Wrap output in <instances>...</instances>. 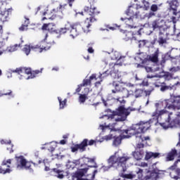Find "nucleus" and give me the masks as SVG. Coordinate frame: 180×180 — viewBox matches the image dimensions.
<instances>
[{
  "mask_svg": "<svg viewBox=\"0 0 180 180\" xmlns=\"http://www.w3.org/2000/svg\"><path fill=\"white\" fill-rule=\"evenodd\" d=\"M101 13V11L95 6L91 5L89 6H84L82 15L86 16V20L83 22H75L70 25V37L75 39L77 36L81 34V32L84 33H89L91 30L89 27L92 26L91 23H94L98 20L96 16Z\"/></svg>",
  "mask_w": 180,
  "mask_h": 180,
  "instance_id": "nucleus-1",
  "label": "nucleus"
},
{
  "mask_svg": "<svg viewBox=\"0 0 180 180\" xmlns=\"http://www.w3.org/2000/svg\"><path fill=\"white\" fill-rule=\"evenodd\" d=\"M165 115V111H156L153 112L152 114V119L149 120L146 122H141L139 124H136L132 127V129H126L125 133H129V134H136V140L139 141H143V140H150V136H144L142 133H146L153 126V123L157 124L160 118L161 119L162 116Z\"/></svg>",
  "mask_w": 180,
  "mask_h": 180,
  "instance_id": "nucleus-2",
  "label": "nucleus"
},
{
  "mask_svg": "<svg viewBox=\"0 0 180 180\" xmlns=\"http://www.w3.org/2000/svg\"><path fill=\"white\" fill-rule=\"evenodd\" d=\"M131 112V109L130 108H125L124 106L121 105L118 107L116 110L117 115L119 116L116 117V115L112 114L110 115H105V117H108V122H112L113 123L108 124V126H113V124H116L115 122H124L126 119H127V116L130 115Z\"/></svg>",
  "mask_w": 180,
  "mask_h": 180,
  "instance_id": "nucleus-3",
  "label": "nucleus"
},
{
  "mask_svg": "<svg viewBox=\"0 0 180 180\" xmlns=\"http://www.w3.org/2000/svg\"><path fill=\"white\" fill-rule=\"evenodd\" d=\"M131 157L130 156H122V157H116V155H111L108 160V164L110 166L111 168L115 167L117 165L116 168H119L121 167L123 168V172H126L127 171V167L126 164H127V161L130 160Z\"/></svg>",
  "mask_w": 180,
  "mask_h": 180,
  "instance_id": "nucleus-4",
  "label": "nucleus"
},
{
  "mask_svg": "<svg viewBox=\"0 0 180 180\" xmlns=\"http://www.w3.org/2000/svg\"><path fill=\"white\" fill-rule=\"evenodd\" d=\"M165 115H162V117H167L165 122H161L160 126L163 129H169V127H176V126H180V112L178 116L172 120V112H168V111L165 110Z\"/></svg>",
  "mask_w": 180,
  "mask_h": 180,
  "instance_id": "nucleus-5",
  "label": "nucleus"
},
{
  "mask_svg": "<svg viewBox=\"0 0 180 180\" xmlns=\"http://www.w3.org/2000/svg\"><path fill=\"white\" fill-rule=\"evenodd\" d=\"M179 0H172L170 1H167V4H169V11H172V15L171 18L172 22L174 23V30L176 29L175 23L178 22L180 19V11H178V7L179 6Z\"/></svg>",
  "mask_w": 180,
  "mask_h": 180,
  "instance_id": "nucleus-6",
  "label": "nucleus"
},
{
  "mask_svg": "<svg viewBox=\"0 0 180 180\" xmlns=\"http://www.w3.org/2000/svg\"><path fill=\"white\" fill-rule=\"evenodd\" d=\"M43 70V68H41L40 70H36L32 71V68H18L11 71L12 72H16L19 75H20V74H23L24 72L25 74H27V75H30L26 78V79H33V78H36L37 77L38 74H41Z\"/></svg>",
  "mask_w": 180,
  "mask_h": 180,
  "instance_id": "nucleus-7",
  "label": "nucleus"
},
{
  "mask_svg": "<svg viewBox=\"0 0 180 180\" xmlns=\"http://www.w3.org/2000/svg\"><path fill=\"white\" fill-rule=\"evenodd\" d=\"M50 49H51V43H44L42 46L36 45L30 46V45H25L22 51H24L26 56H29L30 54V50H34L38 53H43V51H47Z\"/></svg>",
  "mask_w": 180,
  "mask_h": 180,
  "instance_id": "nucleus-8",
  "label": "nucleus"
},
{
  "mask_svg": "<svg viewBox=\"0 0 180 180\" xmlns=\"http://www.w3.org/2000/svg\"><path fill=\"white\" fill-rule=\"evenodd\" d=\"M88 172V168L85 167L80 169L72 175L73 180H94L95 179V175L98 174V170H94L91 174H87L86 176L89 177V179H83L82 176H84L85 174Z\"/></svg>",
  "mask_w": 180,
  "mask_h": 180,
  "instance_id": "nucleus-9",
  "label": "nucleus"
},
{
  "mask_svg": "<svg viewBox=\"0 0 180 180\" xmlns=\"http://www.w3.org/2000/svg\"><path fill=\"white\" fill-rule=\"evenodd\" d=\"M137 9H139V6L134 7L133 6H130L126 12L127 16H129V18H121V20L124 21L126 19H127L129 22H133V19H134V18H136V19H143L144 13H140V11H137Z\"/></svg>",
  "mask_w": 180,
  "mask_h": 180,
  "instance_id": "nucleus-10",
  "label": "nucleus"
},
{
  "mask_svg": "<svg viewBox=\"0 0 180 180\" xmlns=\"http://www.w3.org/2000/svg\"><path fill=\"white\" fill-rule=\"evenodd\" d=\"M94 143H96V141L91 139L88 142V139H84L79 144H76L72 147V153H75L76 151H78V150L83 153V151L86 150V147H88V146H94Z\"/></svg>",
  "mask_w": 180,
  "mask_h": 180,
  "instance_id": "nucleus-11",
  "label": "nucleus"
},
{
  "mask_svg": "<svg viewBox=\"0 0 180 180\" xmlns=\"http://www.w3.org/2000/svg\"><path fill=\"white\" fill-rule=\"evenodd\" d=\"M165 109L169 110H179L178 103L176 101V96H172L169 99L165 100Z\"/></svg>",
  "mask_w": 180,
  "mask_h": 180,
  "instance_id": "nucleus-12",
  "label": "nucleus"
},
{
  "mask_svg": "<svg viewBox=\"0 0 180 180\" xmlns=\"http://www.w3.org/2000/svg\"><path fill=\"white\" fill-rule=\"evenodd\" d=\"M110 75L112 79H120L122 78V73L119 72V65L116 63H110Z\"/></svg>",
  "mask_w": 180,
  "mask_h": 180,
  "instance_id": "nucleus-13",
  "label": "nucleus"
},
{
  "mask_svg": "<svg viewBox=\"0 0 180 180\" xmlns=\"http://www.w3.org/2000/svg\"><path fill=\"white\" fill-rule=\"evenodd\" d=\"M11 164H12V159L4 160L0 167V174H11L12 170L11 169Z\"/></svg>",
  "mask_w": 180,
  "mask_h": 180,
  "instance_id": "nucleus-14",
  "label": "nucleus"
},
{
  "mask_svg": "<svg viewBox=\"0 0 180 180\" xmlns=\"http://www.w3.org/2000/svg\"><path fill=\"white\" fill-rule=\"evenodd\" d=\"M15 160L18 163V168L20 167V168H25V169H30V163L27 162L24 156H15Z\"/></svg>",
  "mask_w": 180,
  "mask_h": 180,
  "instance_id": "nucleus-15",
  "label": "nucleus"
},
{
  "mask_svg": "<svg viewBox=\"0 0 180 180\" xmlns=\"http://www.w3.org/2000/svg\"><path fill=\"white\" fill-rule=\"evenodd\" d=\"M126 129L122 131V133L121 135H120L119 136H115L114 137V141H113V144L114 146H120V144H122V140L124 139H130V137H131V136H133V134H129V133H126Z\"/></svg>",
  "mask_w": 180,
  "mask_h": 180,
  "instance_id": "nucleus-16",
  "label": "nucleus"
},
{
  "mask_svg": "<svg viewBox=\"0 0 180 180\" xmlns=\"http://www.w3.org/2000/svg\"><path fill=\"white\" fill-rule=\"evenodd\" d=\"M169 28H163L162 30H160L159 32V39L158 42L159 44H165L167 43V39H165V36H169Z\"/></svg>",
  "mask_w": 180,
  "mask_h": 180,
  "instance_id": "nucleus-17",
  "label": "nucleus"
},
{
  "mask_svg": "<svg viewBox=\"0 0 180 180\" xmlns=\"http://www.w3.org/2000/svg\"><path fill=\"white\" fill-rule=\"evenodd\" d=\"M12 11H13V9L12 8H10L7 10L5 9V11H1L0 22H2L3 23L5 22H8V20H9V15H12Z\"/></svg>",
  "mask_w": 180,
  "mask_h": 180,
  "instance_id": "nucleus-18",
  "label": "nucleus"
},
{
  "mask_svg": "<svg viewBox=\"0 0 180 180\" xmlns=\"http://www.w3.org/2000/svg\"><path fill=\"white\" fill-rule=\"evenodd\" d=\"M43 16L44 17L41 20H54V19H56V18H57L58 14L54 12L53 10L51 11H49V10H47L46 11H44L43 13Z\"/></svg>",
  "mask_w": 180,
  "mask_h": 180,
  "instance_id": "nucleus-19",
  "label": "nucleus"
},
{
  "mask_svg": "<svg viewBox=\"0 0 180 180\" xmlns=\"http://www.w3.org/2000/svg\"><path fill=\"white\" fill-rule=\"evenodd\" d=\"M164 25H165V20L162 19L155 20L152 22V27L154 30L159 29L160 31L164 29Z\"/></svg>",
  "mask_w": 180,
  "mask_h": 180,
  "instance_id": "nucleus-20",
  "label": "nucleus"
},
{
  "mask_svg": "<svg viewBox=\"0 0 180 180\" xmlns=\"http://www.w3.org/2000/svg\"><path fill=\"white\" fill-rule=\"evenodd\" d=\"M112 86H114L115 89L112 90V94H117V92H127L129 94V91L127 89L123 87L122 84H119V83L116 82L115 81L112 82Z\"/></svg>",
  "mask_w": 180,
  "mask_h": 180,
  "instance_id": "nucleus-21",
  "label": "nucleus"
},
{
  "mask_svg": "<svg viewBox=\"0 0 180 180\" xmlns=\"http://www.w3.org/2000/svg\"><path fill=\"white\" fill-rule=\"evenodd\" d=\"M132 155L134 158L136 160V161H140L141 160H143V157H144V150L136 149L135 151L132 152Z\"/></svg>",
  "mask_w": 180,
  "mask_h": 180,
  "instance_id": "nucleus-22",
  "label": "nucleus"
},
{
  "mask_svg": "<svg viewBox=\"0 0 180 180\" xmlns=\"http://www.w3.org/2000/svg\"><path fill=\"white\" fill-rule=\"evenodd\" d=\"M42 30H48L51 33L56 32V24L54 23H44L41 27Z\"/></svg>",
  "mask_w": 180,
  "mask_h": 180,
  "instance_id": "nucleus-23",
  "label": "nucleus"
},
{
  "mask_svg": "<svg viewBox=\"0 0 180 180\" xmlns=\"http://www.w3.org/2000/svg\"><path fill=\"white\" fill-rule=\"evenodd\" d=\"M176 155H178V150L176 149H172L167 155L166 161H174Z\"/></svg>",
  "mask_w": 180,
  "mask_h": 180,
  "instance_id": "nucleus-24",
  "label": "nucleus"
},
{
  "mask_svg": "<svg viewBox=\"0 0 180 180\" xmlns=\"http://www.w3.org/2000/svg\"><path fill=\"white\" fill-rule=\"evenodd\" d=\"M158 56H160V49H158L154 53L149 56V60L152 63H157L158 61Z\"/></svg>",
  "mask_w": 180,
  "mask_h": 180,
  "instance_id": "nucleus-25",
  "label": "nucleus"
},
{
  "mask_svg": "<svg viewBox=\"0 0 180 180\" xmlns=\"http://www.w3.org/2000/svg\"><path fill=\"white\" fill-rule=\"evenodd\" d=\"M165 100L163 101H159L157 103H155V106L156 108V110L155 112H161L162 110H159V109H165Z\"/></svg>",
  "mask_w": 180,
  "mask_h": 180,
  "instance_id": "nucleus-26",
  "label": "nucleus"
},
{
  "mask_svg": "<svg viewBox=\"0 0 180 180\" xmlns=\"http://www.w3.org/2000/svg\"><path fill=\"white\" fill-rule=\"evenodd\" d=\"M157 178H158V173L153 171L149 174L146 175L142 180H157Z\"/></svg>",
  "mask_w": 180,
  "mask_h": 180,
  "instance_id": "nucleus-27",
  "label": "nucleus"
},
{
  "mask_svg": "<svg viewBox=\"0 0 180 180\" xmlns=\"http://www.w3.org/2000/svg\"><path fill=\"white\" fill-rule=\"evenodd\" d=\"M65 8H67V4H60L58 7L53 8V11L55 12L58 16H60V13H63Z\"/></svg>",
  "mask_w": 180,
  "mask_h": 180,
  "instance_id": "nucleus-28",
  "label": "nucleus"
},
{
  "mask_svg": "<svg viewBox=\"0 0 180 180\" xmlns=\"http://www.w3.org/2000/svg\"><path fill=\"white\" fill-rule=\"evenodd\" d=\"M158 157H160L159 153L146 152L145 160L148 161V160H151V158H158Z\"/></svg>",
  "mask_w": 180,
  "mask_h": 180,
  "instance_id": "nucleus-29",
  "label": "nucleus"
},
{
  "mask_svg": "<svg viewBox=\"0 0 180 180\" xmlns=\"http://www.w3.org/2000/svg\"><path fill=\"white\" fill-rule=\"evenodd\" d=\"M71 25L72 24L68 23L65 25V27L60 28L59 30L60 34H65V33H67L70 30L71 32Z\"/></svg>",
  "mask_w": 180,
  "mask_h": 180,
  "instance_id": "nucleus-30",
  "label": "nucleus"
},
{
  "mask_svg": "<svg viewBox=\"0 0 180 180\" xmlns=\"http://www.w3.org/2000/svg\"><path fill=\"white\" fill-rule=\"evenodd\" d=\"M126 172H123V167H122L121 172L120 173V176L122 178H126L127 179H133L134 178V175L131 174H124Z\"/></svg>",
  "mask_w": 180,
  "mask_h": 180,
  "instance_id": "nucleus-31",
  "label": "nucleus"
},
{
  "mask_svg": "<svg viewBox=\"0 0 180 180\" xmlns=\"http://www.w3.org/2000/svg\"><path fill=\"white\" fill-rule=\"evenodd\" d=\"M51 171H53V172H55L56 174H58L57 178H58L59 179H63L64 178V174L62 173L64 172V171L60 170L57 168H53L51 169Z\"/></svg>",
  "mask_w": 180,
  "mask_h": 180,
  "instance_id": "nucleus-32",
  "label": "nucleus"
},
{
  "mask_svg": "<svg viewBox=\"0 0 180 180\" xmlns=\"http://www.w3.org/2000/svg\"><path fill=\"white\" fill-rule=\"evenodd\" d=\"M134 136H135L136 137V141H138V143L136 144V150H137V148H139V150H141V148H144V141H147V140L143 139L142 141H139L137 140V134H134Z\"/></svg>",
  "mask_w": 180,
  "mask_h": 180,
  "instance_id": "nucleus-33",
  "label": "nucleus"
},
{
  "mask_svg": "<svg viewBox=\"0 0 180 180\" xmlns=\"http://www.w3.org/2000/svg\"><path fill=\"white\" fill-rule=\"evenodd\" d=\"M144 95V90L143 89H136L134 91L135 98H141Z\"/></svg>",
  "mask_w": 180,
  "mask_h": 180,
  "instance_id": "nucleus-34",
  "label": "nucleus"
},
{
  "mask_svg": "<svg viewBox=\"0 0 180 180\" xmlns=\"http://www.w3.org/2000/svg\"><path fill=\"white\" fill-rule=\"evenodd\" d=\"M92 85V82L89 79H84L82 84H80V86H91Z\"/></svg>",
  "mask_w": 180,
  "mask_h": 180,
  "instance_id": "nucleus-35",
  "label": "nucleus"
},
{
  "mask_svg": "<svg viewBox=\"0 0 180 180\" xmlns=\"http://www.w3.org/2000/svg\"><path fill=\"white\" fill-rule=\"evenodd\" d=\"M88 99V96L86 94H79V103H85V101Z\"/></svg>",
  "mask_w": 180,
  "mask_h": 180,
  "instance_id": "nucleus-36",
  "label": "nucleus"
},
{
  "mask_svg": "<svg viewBox=\"0 0 180 180\" xmlns=\"http://www.w3.org/2000/svg\"><path fill=\"white\" fill-rule=\"evenodd\" d=\"M59 103H60V109H64V106L67 105V99H64V101H61V98H58Z\"/></svg>",
  "mask_w": 180,
  "mask_h": 180,
  "instance_id": "nucleus-37",
  "label": "nucleus"
},
{
  "mask_svg": "<svg viewBox=\"0 0 180 180\" xmlns=\"http://www.w3.org/2000/svg\"><path fill=\"white\" fill-rule=\"evenodd\" d=\"M142 2L143 4V9L145 11H148V9H150V3H148V1H146V0H143Z\"/></svg>",
  "mask_w": 180,
  "mask_h": 180,
  "instance_id": "nucleus-38",
  "label": "nucleus"
},
{
  "mask_svg": "<svg viewBox=\"0 0 180 180\" xmlns=\"http://www.w3.org/2000/svg\"><path fill=\"white\" fill-rule=\"evenodd\" d=\"M155 86H156V88H161V86H162V85H165V82H160V80H157L155 83H154Z\"/></svg>",
  "mask_w": 180,
  "mask_h": 180,
  "instance_id": "nucleus-39",
  "label": "nucleus"
},
{
  "mask_svg": "<svg viewBox=\"0 0 180 180\" xmlns=\"http://www.w3.org/2000/svg\"><path fill=\"white\" fill-rule=\"evenodd\" d=\"M179 70H180V66H177V67H173L169 68V71H170V72H178Z\"/></svg>",
  "mask_w": 180,
  "mask_h": 180,
  "instance_id": "nucleus-40",
  "label": "nucleus"
},
{
  "mask_svg": "<svg viewBox=\"0 0 180 180\" xmlns=\"http://www.w3.org/2000/svg\"><path fill=\"white\" fill-rule=\"evenodd\" d=\"M3 94H4V96H8L12 94V91H11V90L6 89L3 90Z\"/></svg>",
  "mask_w": 180,
  "mask_h": 180,
  "instance_id": "nucleus-41",
  "label": "nucleus"
},
{
  "mask_svg": "<svg viewBox=\"0 0 180 180\" xmlns=\"http://www.w3.org/2000/svg\"><path fill=\"white\" fill-rule=\"evenodd\" d=\"M169 89V86H165V84H162L160 87L161 92H165V91H168Z\"/></svg>",
  "mask_w": 180,
  "mask_h": 180,
  "instance_id": "nucleus-42",
  "label": "nucleus"
},
{
  "mask_svg": "<svg viewBox=\"0 0 180 180\" xmlns=\"http://www.w3.org/2000/svg\"><path fill=\"white\" fill-rule=\"evenodd\" d=\"M150 11H152V12H157V11H158V6H157V4H153L150 7Z\"/></svg>",
  "mask_w": 180,
  "mask_h": 180,
  "instance_id": "nucleus-43",
  "label": "nucleus"
},
{
  "mask_svg": "<svg viewBox=\"0 0 180 180\" xmlns=\"http://www.w3.org/2000/svg\"><path fill=\"white\" fill-rule=\"evenodd\" d=\"M112 167L109 165L108 166H102L101 169L103 171V172H106L109 171Z\"/></svg>",
  "mask_w": 180,
  "mask_h": 180,
  "instance_id": "nucleus-44",
  "label": "nucleus"
},
{
  "mask_svg": "<svg viewBox=\"0 0 180 180\" xmlns=\"http://www.w3.org/2000/svg\"><path fill=\"white\" fill-rule=\"evenodd\" d=\"M177 167H178V165L176 164V162H174L173 165L169 167V169H170L171 171H175Z\"/></svg>",
  "mask_w": 180,
  "mask_h": 180,
  "instance_id": "nucleus-45",
  "label": "nucleus"
},
{
  "mask_svg": "<svg viewBox=\"0 0 180 180\" xmlns=\"http://www.w3.org/2000/svg\"><path fill=\"white\" fill-rule=\"evenodd\" d=\"M153 91H154V88H152L150 90L144 91V94H146V96H150V95H151V92H153Z\"/></svg>",
  "mask_w": 180,
  "mask_h": 180,
  "instance_id": "nucleus-46",
  "label": "nucleus"
},
{
  "mask_svg": "<svg viewBox=\"0 0 180 180\" xmlns=\"http://www.w3.org/2000/svg\"><path fill=\"white\" fill-rule=\"evenodd\" d=\"M108 29H109L110 30H116V27H120V25H117V24H114L113 27H109L107 26Z\"/></svg>",
  "mask_w": 180,
  "mask_h": 180,
  "instance_id": "nucleus-47",
  "label": "nucleus"
},
{
  "mask_svg": "<svg viewBox=\"0 0 180 180\" xmlns=\"http://www.w3.org/2000/svg\"><path fill=\"white\" fill-rule=\"evenodd\" d=\"M19 30L20 32H25V30H27V27L26 25H25L24 24H22L20 27H19Z\"/></svg>",
  "mask_w": 180,
  "mask_h": 180,
  "instance_id": "nucleus-48",
  "label": "nucleus"
},
{
  "mask_svg": "<svg viewBox=\"0 0 180 180\" xmlns=\"http://www.w3.org/2000/svg\"><path fill=\"white\" fill-rule=\"evenodd\" d=\"M25 26H27V27H29V25H30V20L29 18H25L24 23L22 24Z\"/></svg>",
  "mask_w": 180,
  "mask_h": 180,
  "instance_id": "nucleus-49",
  "label": "nucleus"
},
{
  "mask_svg": "<svg viewBox=\"0 0 180 180\" xmlns=\"http://www.w3.org/2000/svg\"><path fill=\"white\" fill-rule=\"evenodd\" d=\"M0 143H1V144H11V143H12V141L11 140L5 141V140L2 139V140H1Z\"/></svg>",
  "mask_w": 180,
  "mask_h": 180,
  "instance_id": "nucleus-50",
  "label": "nucleus"
},
{
  "mask_svg": "<svg viewBox=\"0 0 180 180\" xmlns=\"http://www.w3.org/2000/svg\"><path fill=\"white\" fill-rule=\"evenodd\" d=\"M176 99L177 102V106L179 107V110L180 109V95L179 96H176Z\"/></svg>",
  "mask_w": 180,
  "mask_h": 180,
  "instance_id": "nucleus-51",
  "label": "nucleus"
},
{
  "mask_svg": "<svg viewBox=\"0 0 180 180\" xmlns=\"http://www.w3.org/2000/svg\"><path fill=\"white\" fill-rule=\"evenodd\" d=\"M168 58H169V55L165 54L164 56V57L162 58V63H165V61H167V60H168Z\"/></svg>",
  "mask_w": 180,
  "mask_h": 180,
  "instance_id": "nucleus-52",
  "label": "nucleus"
},
{
  "mask_svg": "<svg viewBox=\"0 0 180 180\" xmlns=\"http://www.w3.org/2000/svg\"><path fill=\"white\" fill-rule=\"evenodd\" d=\"M69 6H70V8L72 7V4H74V2L75 1V0H66Z\"/></svg>",
  "mask_w": 180,
  "mask_h": 180,
  "instance_id": "nucleus-53",
  "label": "nucleus"
},
{
  "mask_svg": "<svg viewBox=\"0 0 180 180\" xmlns=\"http://www.w3.org/2000/svg\"><path fill=\"white\" fill-rule=\"evenodd\" d=\"M48 150L51 153H53L56 150V148L53 147V146H51V145H49Z\"/></svg>",
  "mask_w": 180,
  "mask_h": 180,
  "instance_id": "nucleus-54",
  "label": "nucleus"
},
{
  "mask_svg": "<svg viewBox=\"0 0 180 180\" xmlns=\"http://www.w3.org/2000/svg\"><path fill=\"white\" fill-rule=\"evenodd\" d=\"M89 79H90L91 82L92 81V79H96V74L91 75L89 77Z\"/></svg>",
  "mask_w": 180,
  "mask_h": 180,
  "instance_id": "nucleus-55",
  "label": "nucleus"
},
{
  "mask_svg": "<svg viewBox=\"0 0 180 180\" xmlns=\"http://www.w3.org/2000/svg\"><path fill=\"white\" fill-rule=\"evenodd\" d=\"M13 145H11L10 148H7L8 151H9L10 154H12L13 153Z\"/></svg>",
  "mask_w": 180,
  "mask_h": 180,
  "instance_id": "nucleus-56",
  "label": "nucleus"
},
{
  "mask_svg": "<svg viewBox=\"0 0 180 180\" xmlns=\"http://www.w3.org/2000/svg\"><path fill=\"white\" fill-rule=\"evenodd\" d=\"M87 51H88V53H90V54H92L95 51V50H94V49L92 47H89L87 49Z\"/></svg>",
  "mask_w": 180,
  "mask_h": 180,
  "instance_id": "nucleus-57",
  "label": "nucleus"
},
{
  "mask_svg": "<svg viewBox=\"0 0 180 180\" xmlns=\"http://www.w3.org/2000/svg\"><path fill=\"white\" fill-rule=\"evenodd\" d=\"M81 88H82V86H81V84L78 85V87L76 89L77 94H78L79 92H81Z\"/></svg>",
  "mask_w": 180,
  "mask_h": 180,
  "instance_id": "nucleus-58",
  "label": "nucleus"
},
{
  "mask_svg": "<svg viewBox=\"0 0 180 180\" xmlns=\"http://www.w3.org/2000/svg\"><path fill=\"white\" fill-rule=\"evenodd\" d=\"M12 0H0V4H1V5H4V4H6V2H9Z\"/></svg>",
  "mask_w": 180,
  "mask_h": 180,
  "instance_id": "nucleus-59",
  "label": "nucleus"
},
{
  "mask_svg": "<svg viewBox=\"0 0 180 180\" xmlns=\"http://www.w3.org/2000/svg\"><path fill=\"white\" fill-rule=\"evenodd\" d=\"M175 172H176L177 176H180V169L179 168H176L175 169Z\"/></svg>",
  "mask_w": 180,
  "mask_h": 180,
  "instance_id": "nucleus-60",
  "label": "nucleus"
},
{
  "mask_svg": "<svg viewBox=\"0 0 180 180\" xmlns=\"http://www.w3.org/2000/svg\"><path fill=\"white\" fill-rule=\"evenodd\" d=\"M2 33H4V30L2 29V25H0V36L2 37Z\"/></svg>",
  "mask_w": 180,
  "mask_h": 180,
  "instance_id": "nucleus-61",
  "label": "nucleus"
},
{
  "mask_svg": "<svg viewBox=\"0 0 180 180\" xmlns=\"http://www.w3.org/2000/svg\"><path fill=\"white\" fill-rule=\"evenodd\" d=\"M141 167H148V164L146 162H141Z\"/></svg>",
  "mask_w": 180,
  "mask_h": 180,
  "instance_id": "nucleus-62",
  "label": "nucleus"
},
{
  "mask_svg": "<svg viewBox=\"0 0 180 180\" xmlns=\"http://www.w3.org/2000/svg\"><path fill=\"white\" fill-rule=\"evenodd\" d=\"M65 143H67V141H65V140L63 139L60 141V143L62 144V145H64L65 144Z\"/></svg>",
  "mask_w": 180,
  "mask_h": 180,
  "instance_id": "nucleus-63",
  "label": "nucleus"
},
{
  "mask_svg": "<svg viewBox=\"0 0 180 180\" xmlns=\"http://www.w3.org/2000/svg\"><path fill=\"white\" fill-rule=\"evenodd\" d=\"M176 146H179L180 147V133L179 134V142L177 143Z\"/></svg>",
  "mask_w": 180,
  "mask_h": 180,
  "instance_id": "nucleus-64",
  "label": "nucleus"
}]
</instances>
